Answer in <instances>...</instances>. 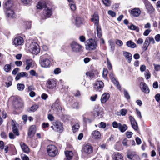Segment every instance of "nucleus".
I'll list each match as a JSON object with an SVG mask.
<instances>
[{
	"instance_id": "1",
	"label": "nucleus",
	"mask_w": 160,
	"mask_h": 160,
	"mask_svg": "<svg viewBox=\"0 0 160 160\" xmlns=\"http://www.w3.org/2000/svg\"><path fill=\"white\" fill-rule=\"evenodd\" d=\"M92 22H94V25L96 28L97 35L98 38H100L102 36V32L100 26L99 24V17L98 14L95 13L93 17L91 19Z\"/></svg>"
},
{
	"instance_id": "2",
	"label": "nucleus",
	"mask_w": 160,
	"mask_h": 160,
	"mask_svg": "<svg viewBox=\"0 0 160 160\" xmlns=\"http://www.w3.org/2000/svg\"><path fill=\"white\" fill-rule=\"evenodd\" d=\"M96 39H90L87 41V44L86 45V48L88 50H92L95 49L98 45V40Z\"/></svg>"
},
{
	"instance_id": "3",
	"label": "nucleus",
	"mask_w": 160,
	"mask_h": 160,
	"mask_svg": "<svg viewBox=\"0 0 160 160\" xmlns=\"http://www.w3.org/2000/svg\"><path fill=\"white\" fill-rule=\"evenodd\" d=\"M47 54L41 56L40 58L39 63L42 67L44 68L49 67L51 62L50 60L47 58Z\"/></svg>"
},
{
	"instance_id": "4",
	"label": "nucleus",
	"mask_w": 160,
	"mask_h": 160,
	"mask_svg": "<svg viewBox=\"0 0 160 160\" xmlns=\"http://www.w3.org/2000/svg\"><path fill=\"white\" fill-rule=\"evenodd\" d=\"M29 51L33 54H38L40 51L39 47L36 42H33L31 43L29 47Z\"/></svg>"
},
{
	"instance_id": "5",
	"label": "nucleus",
	"mask_w": 160,
	"mask_h": 160,
	"mask_svg": "<svg viewBox=\"0 0 160 160\" xmlns=\"http://www.w3.org/2000/svg\"><path fill=\"white\" fill-rule=\"evenodd\" d=\"M47 149L48 155L51 157L55 156L58 153L57 149L54 145H50L48 146Z\"/></svg>"
},
{
	"instance_id": "6",
	"label": "nucleus",
	"mask_w": 160,
	"mask_h": 160,
	"mask_svg": "<svg viewBox=\"0 0 160 160\" xmlns=\"http://www.w3.org/2000/svg\"><path fill=\"white\" fill-rule=\"evenodd\" d=\"M72 52H78L81 51L82 47L81 45L75 41H73L70 43Z\"/></svg>"
},
{
	"instance_id": "7",
	"label": "nucleus",
	"mask_w": 160,
	"mask_h": 160,
	"mask_svg": "<svg viewBox=\"0 0 160 160\" xmlns=\"http://www.w3.org/2000/svg\"><path fill=\"white\" fill-rule=\"evenodd\" d=\"M53 130L56 132H61L63 131V127L62 123L58 122L53 123V125L51 127Z\"/></svg>"
},
{
	"instance_id": "8",
	"label": "nucleus",
	"mask_w": 160,
	"mask_h": 160,
	"mask_svg": "<svg viewBox=\"0 0 160 160\" xmlns=\"http://www.w3.org/2000/svg\"><path fill=\"white\" fill-rule=\"evenodd\" d=\"M93 150L92 147L89 144L85 145L82 150V152L87 154H89L92 152Z\"/></svg>"
},
{
	"instance_id": "9",
	"label": "nucleus",
	"mask_w": 160,
	"mask_h": 160,
	"mask_svg": "<svg viewBox=\"0 0 160 160\" xmlns=\"http://www.w3.org/2000/svg\"><path fill=\"white\" fill-rule=\"evenodd\" d=\"M93 113L95 116L98 118L102 117V111L98 106L96 105L95 107L93 109Z\"/></svg>"
},
{
	"instance_id": "10",
	"label": "nucleus",
	"mask_w": 160,
	"mask_h": 160,
	"mask_svg": "<svg viewBox=\"0 0 160 160\" xmlns=\"http://www.w3.org/2000/svg\"><path fill=\"white\" fill-rule=\"evenodd\" d=\"M109 76L113 84L116 86L117 88L119 90L121 89V87L119 84V82L116 80L114 77V75L112 72H110L109 74Z\"/></svg>"
},
{
	"instance_id": "11",
	"label": "nucleus",
	"mask_w": 160,
	"mask_h": 160,
	"mask_svg": "<svg viewBox=\"0 0 160 160\" xmlns=\"http://www.w3.org/2000/svg\"><path fill=\"white\" fill-rule=\"evenodd\" d=\"M52 108L54 110H56L58 112H60L62 110V108L60 105V103L58 99H57L55 102L52 104Z\"/></svg>"
},
{
	"instance_id": "12",
	"label": "nucleus",
	"mask_w": 160,
	"mask_h": 160,
	"mask_svg": "<svg viewBox=\"0 0 160 160\" xmlns=\"http://www.w3.org/2000/svg\"><path fill=\"white\" fill-rule=\"evenodd\" d=\"M140 88L142 91L146 93H148L150 90L147 85L144 82H141L140 84Z\"/></svg>"
},
{
	"instance_id": "13",
	"label": "nucleus",
	"mask_w": 160,
	"mask_h": 160,
	"mask_svg": "<svg viewBox=\"0 0 160 160\" xmlns=\"http://www.w3.org/2000/svg\"><path fill=\"white\" fill-rule=\"evenodd\" d=\"M104 86V83L100 81H96L94 84V88L96 91L99 89H102Z\"/></svg>"
},
{
	"instance_id": "14",
	"label": "nucleus",
	"mask_w": 160,
	"mask_h": 160,
	"mask_svg": "<svg viewBox=\"0 0 160 160\" xmlns=\"http://www.w3.org/2000/svg\"><path fill=\"white\" fill-rule=\"evenodd\" d=\"M15 108H22L23 107V102L20 98H17L15 101L13 103Z\"/></svg>"
},
{
	"instance_id": "15",
	"label": "nucleus",
	"mask_w": 160,
	"mask_h": 160,
	"mask_svg": "<svg viewBox=\"0 0 160 160\" xmlns=\"http://www.w3.org/2000/svg\"><path fill=\"white\" fill-rule=\"evenodd\" d=\"M56 82L53 79H50L47 81V87L49 89H52L56 86Z\"/></svg>"
},
{
	"instance_id": "16",
	"label": "nucleus",
	"mask_w": 160,
	"mask_h": 160,
	"mask_svg": "<svg viewBox=\"0 0 160 160\" xmlns=\"http://www.w3.org/2000/svg\"><path fill=\"white\" fill-rule=\"evenodd\" d=\"M24 42L23 38L21 37H16L14 40L13 43L15 46L21 45Z\"/></svg>"
},
{
	"instance_id": "17",
	"label": "nucleus",
	"mask_w": 160,
	"mask_h": 160,
	"mask_svg": "<svg viewBox=\"0 0 160 160\" xmlns=\"http://www.w3.org/2000/svg\"><path fill=\"white\" fill-rule=\"evenodd\" d=\"M141 10L138 8H135L131 10V14L134 17H138L140 14Z\"/></svg>"
},
{
	"instance_id": "18",
	"label": "nucleus",
	"mask_w": 160,
	"mask_h": 160,
	"mask_svg": "<svg viewBox=\"0 0 160 160\" xmlns=\"http://www.w3.org/2000/svg\"><path fill=\"white\" fill-rule=\"evenodd\" d=\"M129 118L132 127L135 130H137L138 127L136 120L132 116H130Z\"/></svg>"
},
{
	"instance_id": "19",
	"label": "nucleus",
	"mask_w": 160,
	"mask_h": 160,
	"mask_svg": "<svg viewBox=\"0 0 160 160\" xmlns=\"http://www.w3.org/2000/svg\"><path fill=\"white\" fill-rule=\"evenodd\" d=\"M12 5L11 0H8L4 3L3 7L4 11L11 8Z\"/></svg>"
},
{
	"instance_id": "20",
	"label": "nucleus",
	"mask_w": 160,
	"mask_h": 160,
	"mask_svg": "<svg viewBox=\"0 0 160 160\" xmlns=\"http://www.w3.org/2000/svg\"><path fill=\"white\" fill-rule=\"evenodd\" d=\"M18 126L17 123H15L12 120V130L13 133L17 136H18L19 134L18 129Z\"/></svg>"
},
{
	"instance_id": "21",
	"label": "nucleus",
	"mask_w": 160,
	"mask_h": 160,
	"mask_svg": "<svg viewBox=\"0 0 160 160\" xmlns=\"http://www.w3.org/2000/svg\"><path fill=\"white\" fill-rule=\"evenodd\" d=\"M123 55L128 62L130 63L132 59V55L129 52L126 51H123Z\"/></svg>"
},
{
	"instance_id": "22",
	"label": "nucleus",
	"mask_w": 160,
	"mask_h": 160,
	"mask_svg": "<svg viewBox=\"0 0 160 160\" xmlns=\"http://www.w3.org/2000/svg\"><path fill=\"white\" fill-rule=\"evenodd\" d=\"M52 14V11L51 8L46 7L44 10L43 15L47 17H49Z\"/></svg>"
},
{
	"instance_id": "23",
	"label": "nucleus",
	"mask_w": 160,
	"mask_h": 160,
	"mask_svg": "<svg viewBox=\"0 0 160 160\" xmlns=\"http://www.w3.org/2000/svg\"><path fill=\"white\" fill-rule=\"evenodd\" d=\"M36 131V127L34 125L31 126L29 129L28 135L30 137H32L33 136Z\"/></svg>"
},
{
	"instance_id": "24",
	"label": "nucleus",
	"mask_w": 160,
	"mask_h": 160,
	"mask_svg": "<svg viewBox=\"0 0 160 160\" xmlns=\"http://www.w3.org/2000/svg\"><path fill=\"white\" fill-rule=\"evenodd\" d=\"M110 97L109 94L107 93H105L103 94L101 98V101L102 103H104Z\"/></svg>"
},
{
	"instance_id": "25",
	"label": "nucleus",
	"mask_w": 160,
	"mask_h": 160,
	"mask_svg": "<svg viewBox=\"0 0 160 160\" xmlns=\"http://www.w3.org/2000/svg\"><path fill=\"white\" fill-rule=\"evenodd\" d=\"M92 135L93 138L96 139H100L101 137V134L100 132L96 130H95L92 132Z\"/></svg>"
},
{
	"instance_id": "26",
	"label": "nucleus",
	"mask_w": 160,
	"mask_h": 160,
	"mask_svg": "<svg viewBox=\"0 0 160 160\" xmlns=\"http://www.w3.org/2000/svg\"><path fill=\"white\" fill-rule=\"evenodd\" d=\"M28 76V74L26 72H22L18 73L15 77L16 80H18L20 79L21 78L24 77H27Z\"/></svg>"
},
{
	"instance_id": "27",
	"label": "nucleus",
	"mask_w": 160,
	"mask_h": 160,
	"mask_svg": "<svg viewBox=\"0 0 160 160\" xmlns=\"http://www.w3.org/2000/svg\"><path fill=\"white\" fill-rule=\"evenodd\" d=\"M20 146L22 151L26 153H28L29 152V149L28 146L24 143L21 142L20 143Z\"/></svg>"
},
{
	"instance_id": "28",
	"label": "nucleus",
	"mask_w": 160,
	"mask_h": 160,
	"mask_svg": "<svg viewBox=\"0 0 160 160\" xmlns=\"http://www.w3.org/2000/svg\"><path fill=\"white\" fill-rule=\"evenodd\" d=\"M123 157L120 153H115L113 156V160H122Z\"/></svg>"
},
{
	"instance_id": "29",
	"label": "nucleus",
	"mask_w": 160,
	"mask_h": 160,
	"mask_svg": "<svg viewBox=\"0 0 160 160\" xmlns=\"http://www.w3.org/2000/svg\"><path fill=\"white\" fill-rule=\"evenodd\" d=\"M145 7L148 11V12L150 13H152L154 11V9L152 5L150 3L146 4Z\"/></svg>"
},
{
	"instance_id": "30",
	"label": "nucleus",
	"mask_w": 160,
	"mask_h": 160,
	"mask_svg": "<svg viewBox=\"0 0 160 160\" xmlns=\"http://www.w3.org/2000/svg\"><path fill=\"white\" fill-rule=\"evenodd\" d=\"M150 43L148 40V39L147 38L144 42V43L143 45V47L142 48V49L144 50L145 51L148 48V47L149 45H150Z\"/></svg>"
},
{
	"instance_id": "31",
	"label": "nucleus",
	"mask_w": 160,
	"mask_h": 160,
	"mask_svg": "<svg viewBox=\"0 0 160 160\" xmlns=\"http://www.w3.org/2000/svg\"><path fill=\"white\" fill-rule=\"evenodd\" d=\"M46 6V3L43 1L39 2L37 5V8L38 9H42L43 8L45 7Z\"/></svg>"
},
{
	"instance_id": "32",
	"label": "nucleus",
	"mask_w": 160,
	"mask_h": 160,
	"mask_svg": "<svg viewBox=\"0 0 160 160\" xmlns=\"http://www.w3.org/2000/svg\"><path fill=\"white\" fill-rule=\"evenodd\" d=\"M65 154L67 159L68 160L72 159L73 156V153L72 151H67L65 152Z\"/></svg>"
},
{
	"instance_id": "33",
	"label": "nucleus",
	"mask_w": 160,
	"mask_h": 160,
	"mask_svg": "<svg viewBox=\"0 0 160 160\" xmlns=\"http://www.w3.org/2000/svg\"><path fill=\"white\" fill-rule=\"evenodd\" d=\"M5 12L6 15L8 17L11 18H13L14 12L11 8L8 10L5 11Z\"/></svg>"
},
{
	"instance_id": "34",
	"label": "nucleus",
	"mask_w": 160,
	"mask_h": 160,
	"mask_svg": "<svg viewBox=\"0 0 160 160\" xmlns=\"http://www.w3.org/2000/svg\"><path fill=\"white\" fill-rule=\"evenodd\" d=\"M32 61L31 59H27L26 60V66L25 68V69L26 70H28L32 65Z\"/></svg>"
},
{
	"instance_id": "35",
	"label": "nucleus",
	"mask_w": 160,
	"mask_h": 160,
	"mask_svg": "<svg viewBox=\"0 0 160 160\" xmlns=\"http://www.w3.org/2000/svg\"><path fill=\"white\" fill-rule=\"evenodd\" d=\"M127 45L128 47L132 48H134L136 46V44L131 41H129L127 42Z\"/></svg>"
},
{
	"instance_id": "36",
	"label": "nucleus",
	"mask_w": 160,
	"mask_h": 160,
	"mask_svg": "<svg viewBox=\"0 0 160 160\" xmlns=\"http://www.w3.org/2000/svg\"><path fill=\"white\" fill-rule=\"evenodd\" d=\"M108 43L110 46V49L112 53H113L115 49V45L113 41L112 40H110L108 41Z\"/></svg>"
},
{
	"instance_id": "37",
	"label": "nucleus",
	"mask_w": 160,
	"mask_h": 160,
	"mask_svg": "<svg viewBox=\"0 0 160 160\" xmlns=\"http://www.w3.org/2000/svg\"><path fill=\"white\" fill-rule=\"evenodd\" d=\"M82 19L80 17L78 16L75 19V24L77 26H79L82 23Z\"/></svg>"
},
{
	"instance_id": "38",
	"label": "nucleus",
	"mask_w": 160,
	"mask_h": 160,
	"mask_svg": "<svg viewBox=\"0 0 160 160\" xmlns=\"http://www.w3.org/2000/svg\"><path fill=\"white\" fill-rule=\"evenodd\" d=\"M136 154V153L135 152L129 151L127 157L128 158L132 159V158L134 156V155Z\"/></svg>"
},
{
	"instance_id": "39",
	"label": "nucleus",
	"mask_w": 160,
	"mask_h": 160,
	"mask_svg": "<svg viewBox=\"0 0 160 160\" xmlns=\"http://www.w3.org/2000/svg\"><path fill=\"white\" fill-rule=\"evenodd\" d=\"M129 28L132 30H135L137 32H139L140 30L139 28L138 27L133 24L130 25L129 27Z\"/></svg>"
},
{
	"instance_id": "40",
	"label": "nucleus",
	"mask_w": 160,
	"mask_h": 160,
	"mask_svg": "<svg viewBox=\"0 0 160 160\" xmlns=\"http://www.w3.org/2000/svg\"><path fill=\"white\" fill-rule=\"evenodd\" d=\"M127 127L126 124H123L122 125L121 124L120 126L119 127V129L122 132H124L127 129Z\"/></svg>"
},
{
	"instance_id": "41",
	"label": "nucleus",
	"mask_w": 160,
	"mask_h": 160,
	"mask_svg": "<svg viewBox=\"0 0 160 160\" xmlns=\"http://www.w3.org/2000/svg\"><path fill=\"white\" fill-rule=\"evenodd\" d=\"M11 69V65L10 64H7L5 65L3 68L4 71L6 72H9Z\"/></svg>"
},
{
	"instance_id": "42",
	"label": "nucleus",
	"mask_w": 160,
	"mask_h": 160,
	"mask_svg": "<svg viewBox=\"0 0 160 160\" xmlns=\"http://www.w3.org/2000/svg\"><path fill=\"white\" fill-rule=\"evenodd\" d=\"M17 87L18 89L20 91H22L25 88L24 85L21 83H18L17 84Z\"/></svg>"
},
{
	"instance_id": "43",
	"label": "nucleus",
	"mask_w": 160,
	"mask_h": 160,
	"mask_svg": "<svg viewBox=\"0 0 160 160\" xmlns=\"http://www.w3.org/2000/svg\"><path fill=\"white\" fill-rule=\"evenodd\" d=\"M79 128V125L77 123L75 124L72 127L73 132H75L78 131V130Z\"/></svg>"
},
{
	"instance_id": "44",
	"label": "nucleus",
	"mask_w": 160,
	"mask_h": 160,
	"mask_svg": "<svg viewBox=\"0 0 160 160\" xmlns=\"http://www.w3.org/2000/svg\"><path fill=\"white\" fill-rule=\"evenodd\" d=\"M146 79H149L151 77V74L148 70H147L145 71L144 73Z\"/></svg>"
},
{
	"instance_id": "45",
	"label": "nucleus",
	"mask_w": 160,
	"mask_h": 160,
	"mask_svg": "<svg viewBox=\"0 0 160 160\" xmlns=\"http://www.w3.org/2000/svg\"><path fill=\"white\" fill-rule=\"evenodd\" d=\"M124 95L125 98L127 99H130V96L128 92L126 90H124Z\"/></svg>"
},
{
	"instance_id": "46",
	"label": "nucleus",
	"mask_w": 160,
	"mask_h": 160,
	"mask_svg": "<svg viewBox=\"0 0 160 160\" xmlns=\"http://www.w3.org/2000/svg\"><path fill=\"white\" fill-rule=\"evenodd\" d=\"M103 3L107 6H110L111 5L110 0H102Z\"/></svg>"
},
{
	"instance_id": "47",
	"label": "nucleus",
	"mask_w": 160,
	"mask_h": 160,
	"mask_svg": "<svg viewBox=\"0 0 160 160\" xmlns=\"http://www.w3.org/2000/svg\"><path fill=\"white\" fill-rule=\"evenodd\" d=\"M38 107V105H34L31 107L30 110L31 112H34L37 110Z\"/></svg>"
},
{
	"instance_id": "48",
	"label": "nucleus",
	"mask_w": 160,
	"mask_h": 160,
	"mask_svg": "<svg viewBox=\"0 0 160 160\" xmlns=\"http://www.w3.org/2000/svg\"><path fill=\"white\" fill-rule=\"evenodd\" d=\"M112 126L114 128H119V127L121 126L120 123H118L114 121L112 123Z\"/></svg>"
},
{
	"instance_id": "49",
	"label": "nucleus",
	"mask_w": 160,
	"mask_h": 160,
	"mask_svg": "<svg viewBox=\"0 0 160 160\" xmlns=\"http://www.w3.org/2000/svg\"><path fill=\"white\" fill-rule=\"evenodd\" d=\"M108 73V71L106 69H104L102 72V76L105 79L106 78L107 76Z\"/></svg>"
},
{
	"instance_id": "50",
	"label": "nucleus",
	"mask_w": 160,
	"mask_h": 160,
	"mask_svg": "<svg viewBox=\"0 0 160 160\" xmlns=\"http://www.w3.org/2000/svg\"><path fill=\"white\" fill-rule=\"evenodd\" d=\"M151 31V29H147L144 32L143 35L146 36H148Z\"/></svg>"
},
{
	"instance_id": "51",
	"label": "nucleus",
	"mask_w": 160,
	"mask_h": 160,
	"mask_svg": "<svg viewBox=\"0 0 160 160\" xmlns=\"http://www.w3.org/2000/svg\"><path fill=\"white\" fill-rule=\"evenodd\" d=\"M69 6L71 9L72 11H74L76 9L75 5L74 4V2L72 3H69Z\"/></svg>"
},
{
	"instance_id": "52",
	"label": "nucleus",
	"mask_w": 160,
	"mask_h": 160,
	"mask_svg": "<svg viewBox=\"0 0 160 160\" xmlns=\"http://www.w3.org/2000/svg\"><path fill=\"white\" fill-rule=\"evenodd\" d=\"M154 66V69L156 71H158L160 70V65L157 64L155 63L153 64Z\"/></svg>"
},
{
	"instance_id": "53",
	"label": "nucleus",
	"mask_w": 160,
	"mask_h": 160,
	"mask_svg": "<svg viewBox=\"0 0 160 160\" xmlns=\"http://www.w3.org/2000/svg\"><path fill=\"white\" fill-rule=\"evenodd\" d=\"M121 114L122 116H125L127 113V110L125 109H122L120 111Z\"/></svg>"
},
{
	"instance_id": "54",
	"label": "nucleus",
	"mask_w": 160,
	"mask_h": 160,
	"mask_svg": "<svg viewBox=\"0 0 160 160\" xmlns=\"http://www.w3.org/2000/svg\"><path fill=\"white\" fill-rule=\"evenodd\" d=\"M148 40L150 43L151 42L153 44H154L155 43V41L153 38L152 37H147Z\"/></svg>"
},
{
	"instance_id": "55",
	"label": "nucleus",
	"mask_w": 160,
	"mask_h": 160,
	"mask_svg": "<svg viewBox=\"0 0 160 160\" xmlns=\"http://www.w3.org/2000/svg\"><path fill=\"white\" fill-rule=\"evenodd\" d=\"M108 13L112 17H114L116 16V13L114 12L111 10H109L108 12Z\"/></svg>"
},
{
	"instance_id": "56",
	"label": "nucleus",
	"mask_w": 160,
	"mask_h": 160,
	"mask_svg": "<svg viewBox=\"0 0 160 160\" xmlns=\"http://www.w3.org/2000/svg\"><path fill=\"white\" fill-rule=\"evenodd\" d=\"M116 43L117 45L120 46H122L123 45L122 42L121 40L118 39H117L116 40Z\"/></svg>"
},
{
	"instance_id": "57",
	"label": "nucleus",
	"mask_w": 160,
	"mask_h": 160,
	"mask_svg": "<svg viewBox=\"0 0 160 160\" xmlns=\"http://www.w3.org/2000/svg\"><path fill=\"white\" fill-rule=\"evenodd\" d=\"M86 75L88 76H89L90 78H92L94 76V74L93 73L91 72H87L86 73Z\"/></svg>"
},
{
	"instance_id": "58",
	"label": "nucleus",
	"mask_w": 160,
	"mask_h": 160,
	"mask_svg": "<svg viewBox=\"0 0 160 160\" xmlns=\"http://www.w3.org/2000/svg\"><path fill=\"white\" fill-rule=\"evenodd\" d=\"M61 72L60 68H57L54 69V73L55 74H58L59 73Z\"/></svg>"
},
{
	"instance_id": "59",
	"label": "nucleus",
	"mask_w": 160,
	"mask_h": 160,
	"mask_svg": "<svg viewBox=\"0 0 160 160\" xmlns=\"http://www.w3.org/2000/svg\"><path fill=\"white\" fill-rule=\"evenodd\" d=\"M21 157L22 160H29V158L26 155L22 154Z\"/></svg>"
},
{
	"instance_id": "60",
	"label": "nucleus",
	"mask_w": 160,
	"mask_h": 160,
	"mask_svg": "<svg viewBox=\"0 0 160 160\" xmlns=\"http://www.w3.org/2000/svg\"><path fill=\"white\" fill-rule=\"evenodd\" d=\"M132 132H126V135L127 137L128 138H130L132 137Z\"/></svg>"
},
{
	"instance_id": "61",
	"label": "nucleus",
	"mask_w": 160,
	"mask_h": 160,
	"mask_svg": "<svg viewBox=\"0 0 160 160\" xmlns=\"http://www.w3.org/2000/svg\"><path fill=\"white\" fill-rule=\"evenodd\" d=\"M155 39L156 41L157 42H159L160 41V34H158L156 35L155 37Z\"/></svg>"
},
{
	"instance_id": "62",
	"label": "nucleus",
	"mask_w": 160,
	"mask_h": 160,
	"mask_svg": "<svg viewBox=\"0 0 160 160\" xmlns=\"http://www.w3.org/2000/svg\"><path fill=\"white\" fill-rule=\"evenodd\" d=\"M15 64L17 66L20 67L22 65V61H15Z\"/></svg>"
},
{
	"instance_id": "63",
	"label": "nucleus",
	"mask_w": 160,
	"mask_h": 160,
	"mask_svg": "<svg viewBox=\"0 0 160 160\" xmlns=\"http://www.w3.org/2000/svg\"><path fill=\"white\" fill-rule=\"evenodd\" d=\"M155 98L157 102H159L160 101V94H156L155 96Z\"/></svg>"
},
{
	"instance_id": "64",
	"label": "nucleus",
	"mask_w": 160,
	"mask_h": 160,
	"mask_svg": "<svg viewBox=\"0 0 160 160\" xmlns=\"http://www.w3.org/2000/svg\"><path fill=\"white\" fill-rule=\"evenodd\" d=\"M144 28L146 29H150L151 28V24L150 23H147L144 25Z\"/></svg>"
}]
</instances>
